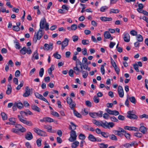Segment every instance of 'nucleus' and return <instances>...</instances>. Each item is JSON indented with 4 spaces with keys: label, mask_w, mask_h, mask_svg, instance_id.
<instances>
[{
    "label": "nucleus",
    "mask_w": 148,
    "mask_h": 148,
    "mask_svg": "<svg viewBox=\"0 0 148 148\" xmlns=\"http://www.w3.org/2000/svg\"><path fill=\"white\" fill-rule=\"evenodd\" d=\"M82 44L84 45H88L89 43V41L87 40H82Z\"/></svg>",
    "instance_id": "45"
},
{
    "label": "nucleus",
    "mask_w": 148,
    "mask_h": 148,
    "mask_svg": "<svg viewBox=\"0 0 148 148\" xmlns=\"http://www.w3.org/2000/svg\"><path fill=\"white\" fill-rule=\"evenodd\" d=\"M44 127L45 128L47 129V131L50 132L51 131L52 126L49 125H44Z\"/></svg>",
    "instance_id": "29"
},
{
    "label": "nucleus",
    "mask_w": 148,
    "mask_h": 148,
    "mask_svg": "<svg viewBox=\"0 0 148 148\" xmlns=\"http://www.w3.org/2000/svg\"><path fill=\"white\" fill-rule=\"evenodd\" d=\"M92 122L94 124L98 126H101L102 123V121H98L95 119L93 120Z\"/></svg>",
    "instance_id": "20"
},
{
    "label": "nucleus",
    "mask_w": 148,
    "mask_h": 148,
    "mask_svg": "<svg viewBox=\"0 0 148 148\" xmlns=\"http://www.w3.org/2000/svg\"><path fill=\"white\" fill-rule=\"evenodd\" d=\"M103 35L104 37L106 39H109L111 37V34L109 31H105Z\"/></svg>",
    "instance_id": "21"
},
{
    "label": "nucleus",
    "mask_w": 148,
    "mask_h": 148,
    "mask_svg": "<svg viewBox=\"0 0 148 148\" xmlns=\"http://www.w3.org/2000/svg\"><path fill=\"white\" fill-rule=\"evenodd\" d=\"M101 126H102L104 128H109V126L108 125V123L106 121H105V123H103L102 121Z\"/></svg>",
    "instance_id": "24"
},
{
    "label": "nucleus",
    "mask_w": 148,
    "mask_h": 148,
    "mask_svg": "<svg viewBox=\"0 0 148 148\" xmlns=\"http://www.w3.org/2000/svg\"><path fill=\"white\" fill-rule=\"evenodd\" d=\"M130 34L131 35H132V36H137V32H136V31L134 30H132L130 32Z\"/></svg>",
    "instance_id": "59"
},
{
    "label": "nucleus",
    "mask_w": 148,
    "mask_h": 148,
    "mask_svg": "<svg viewBox=\"0 0 148 148\" xmlns=\"http://www.w3.org/2000/svg\"><path fill=\"white\" fill-rule=\"evenodd\" d=\"M77 25L76 24H73L71 25V29H72V30L75 31L77 29Z\"/></svg>",
    "instance_id": "60"
},
{
    "label": "nucleus",
    "mask_w": 148,
    "mask_h": 148,
    "mask_svg": "<svg viewBox=\"0 0 148 148\" xmlns=\"http://www.w3.org/2000/svg\"><path fill=\"white\" fill-rule=\"evenodd\" d=\"M96 116L99 117H101L102 116L103 112L102 111H99L97 112H96Z\"/></svg>",
    "instance_id": "50"
},
{
    "label": "nucleus",
    "mask_w": 148,
    "mask_h": 148,
    "mask_svg": "<svg viewBox=\"0 0 148 148\" xmlns=\"http://www.w3.org/2000/svg\"><path fill=\"white\" fill-rule=\"evenodd\" d=\"M127 117L131 119H136L138 118V116L136 115L132 114L131 111H129L127 112Z\"/></svg>",
    "instance_id": "7"
},
{
    "label": "nucleus",
    "mask_w": 148,
    "mask_h": 148,
    "mask_svg": "<svg viewBox=\"0 0 148 148\" xmlns=\"http://www.w3.org/2000/svg\"><path fill=\"white\" fill-rule=\"evenodd\" d=\"M34 94H35V95L36 97L37 98H38L40 99H41V98H42V96L41 95L37 92H35L34 93Z\"/></svg>",
    "instance_id": "52"
},
{
    "label": "nucleus",
    "mask_w": 148,
    "mask_h": 148,
    "mask_svg": "<svg viewBox=\"0 0 148 148\" xmlns=\"http://www.w3.org/2000/svg\"><path fill=\"white\" fill-rule=\"evenodd\" d=\"M44 73V69L43 68H41L40 69L39 72V75L41 77H42Z\"/></svg>",
    "instance_id": "46"
},
{
    "label": "nucleus",
    "mask_w": 148,
    "mask_h": 148,
    "mask_svg": "<svg viewBox=\"0 0 148 148\" xmlns=\"http://www.w3.org/2000/svg\"><path fill=\"white\" fill-rule=\"evenodd\" d=\"M101 134L102 136L105 138H107L109 136V134L107 132H102Z\"/></svg>",
    "instance_id": "41"
},
{
    "label": "nucleus",
    "mask_w": 148,
    "mask_h": 148,
    "mask_svg": "<svg viewBox=\"0 0 148 148\" xmlns=\"http://www.w3.org/2000/svg\"><path fill=\"white\" fill-rule=\"evenodd\" d=\"M31 108L32 110L36 111L38 112H40V109L35 105L32 106Z\"/></svg>",
    "instance_id": "22"
},
{
    "label": "nucleus",
    "mask_w": 148,
    "mask_h": 148,
    "mask_svg": "<svg viewBox=\"0 0 148 148\" xmlns=\"http://www.w3.org/2000/svg\"><path fill=\"white\" fill-rule=\"evenodd\" d=\"M96 114V112H91L89 113V115L93 118H96L97 117Z\"/></svg>",
    "instance_id": "58"
},
{
    "label": "nucleus",
    "mask_w": 148,
    "mask_h": 148,
    "mask_svg": "<svg viewBox=\"0 0 148 148\" xmlns=\"http://www.w3.org/2000/svg\"><path fill=\"white\" fill-rule=\"evenodd\" d=\"M106 111L110 115H114L116 116L119 114V112L116 110H112L109 108H106Z\"/></svg>",
    "instance_id": "6"
},
{
    "label": "nucleus",
    "mask_w": 148,
    "mask_h": 148,
    "mask_svg": "<svg viewBox=\"0 0 148 148\" xmlns=\"http://www.w3.org/2000/svg\"><path fill=\"white\" fill-rule=\"evenodd\" d=\"M15 127L17 129V130L19 131L22 132H24L26 131V129L23 127L20 124L16 125Z\"/></svg>",
    "instance_id": "10"
},
{
    "label": "nucleus",
    "mask_w": 148,
    "mask_h": 148,
    "mask_svg": "<svg viewBox=\"0 0 148 148\" xmlns=\"http://www.w3.org/2000/svg\"><path fill=\"white\" fill-rule=\"evenodd\" d=\"M35 57V59L36 60H38V55L37 52V50H36L33 53L32 55V60L33 61L34 60V57Z\"/></svg>",
    "instance_id": "18"
},
{
    "label": "nucleus",
    "mask_w": 148,
    "mask_h": 148,
    "mask_svg": "<svg viewBox=\"0 0 148 148\" xmlns=\"http://www.w3.org/2000/svg\"><path fill=\"white\" fill-rule=\"evenodd\" d=\"M24 82L23 81H22L21 82L20 84L16 88V89L17 90H19L23 86V85Z\"/></svg>",
    "instance_id": "47"
},
{
    "label": "nucleus",
    "mask_w": 148,
    "mask_h": 148,
    "mask_svg": "<svg viewBox=\"0 0 148 148\" xmlns=\"http://www.w3.org/2000/svg\"><path fill=\"white\" fill-rule=\"evenodd\" d=\"M69 129L71 130V131L70 132V137L69 140L70 141L73 142L76 140L77 136L75 131L72 130V128L71 127H70Z\"/></svg>",
    "instance_id": "4"
},
{
    "label": "nucleus",
    "mask_w": 148,
    "mask_h": 148,
    "mask_svg": "<svg viewBox=\"0 0 148 148\" xmlns=\"http://www.w3.org/2000/svg\"><path fill=\"white\" fill-rule=\"evenodd\" d=\"M30 95V90L29 88L27 86L25 88V92L23 94V96L25 97H27L29 96Z\"/></svg>",
    "instance_id": "12"
},
{
    "label": "nucleus",
    "mask_w": 148,
    "mask_h": 148,
    "mask_svg": "<svg viewBox=\"0 0 148 148\" xmlns=\"http://www.w3.org/2000/svg\"><path fill=\"white\" fill-rule=\"evenodd\" d=\"M136 37L137 40L138 42H141L143 41V37L141 35H137L136 36Z\"/></svg>",
    "instance_id": "28"
},
{
    "label": "nucleus",
    "mask_w": 148,
    "mask_h": 148,
    "mask_svg": "<svg viewBox=\"0 0 148 148\" xmlns=\"http://www.w3.org/2000/svg\"><path fill=\"white\" fill-rule=\"evenodd\" d=\"M120 10L118 9H111L110 10V13H117L119 12Z\"/></svg>",
    "instance_id": "32"
},
{
    "label": "nucleus",
    "mask_w": 148,
    "mask_h": 148,
    "mask_svg": "<svg viewBox=\"0 0 148 148\" xmlns=\"http://www.w3.org/2000/svg\"><path fill=\"white\" fill-rule=\"evenodd\" d=\"M2 118L3 120H5L7 119V115L4 112H2L1 113Z\"/></svg>",
    "instance_id": "39"
},
{
    "label": "nucleus",
    "mask_w": 148,
    "mask_h": 148,
    "mask_svg": "<svg viewBox=\"0 0 148 148\" xmlns=\"http://www.w3.org/2000/svg\"><path fill=\"white\" fill-rule=\"evenodd\" d=\"M106 63H105L104 64H102L101 65V73L103 75H104L105 73V69H104V67Z\"/></svg>",
    "instance_id": "40"
},
{
    "label": "nucleus",
    "mask_w": 148,
    "mask_h": 148,
    "mask_svg": "<svg viewBox=\"0 0 148 148\" xmlns=\"http://www.w3.org/2000/svg\"><path fill=\"white\" fill-rule=\"evenodd\" d=\"M25 138L28 140H32L33 138V136L31 132H27L25 134Z\"/></svg>",
    "instance_id": "11"
},
{
    "label": "nucleus",
    "mask_w": 148,
    "mask_h": 148,
    "mask_svg": "<svg viewBox=\"0 0 148 148\" xmlns=\"http://www.w3.org/2000/svg\"><path fill=\"white\" fill-rule=\"evenodd\" d=\"M14 42L15 44V47L16 49H19L21 48L20 44L17 39L14 41Z\"/></svg>",
    "instance_id": "27"
},
{
    "label": "nucleus",
    "mask_w": 148,
    "mask_h": 148,
    "mask_svg": "<svg viewBox=\"0 0 148 148\" xmlns=\"http://www.w3.org/2000/svg\"><path fill=\"white\" fill-rule=\"evenodd\" d=\"M69 105V107L72 110H74V108L75 107L76 104L74 101L71 102Z\"/></svg>",
    "instance_id": "36"
},
{
    "label": "nucleus",
    "mask_w": 148,
    "mask_h": 148,
    "mask_svg": "<svg viewBox=\"0 0 148 148\" xmlns=\"http://www.w3.org/2000/svg\"><path fill=\"white\" fill-rule=\"evenodd\" d=\"M79 142L78 141H76L71 144V147L73 148H76L79 145Z\"/></svg>",
    "instance_id": "31"
},
{
    "label": "nucleus",
    "mask_w": 148,
    "mask_h": 148,
    "mask_svg": "<svg viewBox=\"0 0 148 148\" xmlns=\"http://www.w3.org/2000/svg\"><path fill=\"white\" fill-rule=\"evenodd\" d=\"M123 39L125 42H128L130 40V36L129 34L127 33H125L124 34Z\"/></svg>",
    "instance_id": "14"
},
{
    "label": "nucleus",
    "mask_w": 148,
    "mask_h": 148,
    "mask_svg": "<svg viewBox=\"0 0 148 148\" xmlns=\"http://www.w3.org/2000/svg\"><path fill=\"white\" fill-rule=\"evenodd\" d=\"M108 9V7L106 6H103L100 8V11L102 12H104Z\"/></svg>",
    "instance_id": "49"
},
{
    "label": "nucleus",
    "mask_w": 148,
    "mask_h": 148,
    "mask_svg": "<svg viewBox=\"0 0 148 148\" xmlns=\"http://www.w3.org/2000/svg\"><path fill=\"white\" fill-rule=\"evenodd\" d=\"M73 113L74 115L76 116L78 118H81L82 117L81 115L77 112L76 110H73Z\"/></svg>",
    "instance_id": "38"
},
{
    "label": "nucleus",
    "mask_w": 148,
    "mask_h": 148,
    "mask_svg": "<svg viewBox=\"0 0 148 148\" xmlns=\"http://www.w3.org/2000/svg\"><path fill=\"white\" fill-rule=\"evenodd\" d=\"M111 62L112 66L114 67V68L117 66L115 62L112 58H111Z\"/></svg>",
    "instance_id": "55"
},
{
    "label": "nucleus",
    "mask_w": 148,
    "mask_h": 148,
    "mask_svg": "<svg viewBox=\"0 0 148 148\" xmlns=\"http://www.w3.org/2000/svg\"><path fill=\"white\" fill-rule=\"evenodd\" d=\"M93 99L94 102L96 103H98L99 102V99L96 96L94 97Z\"/></svg>",
    "instance_id": "54"
},
{
    "label": "nucleus",
    "mask_w": 148,
    "mask_h": 148,
    "mask_svg": "<svg viewBox=\"0 0 148 148\" xmlns=\"http://www.w3.org/2000/svg\"><path fill=\"white\" fill-rule=\"evenodd\" d=\"M128 99L132 103L135 104L136 102V100L134 96L128 98Z\"/></svg>",
    "instance_id": "33"
},
{
    "label": "nucleus",
    "mask_w": 148,
    "mask_h": 148,
    "mask_svg": "<svg viewBox=\"0 0 148 148\" xmlns=\"http://www.w3.org/2000/svg\"><path fill=\"white\" fill-rule=\"evenodd\" d=\"M53 55L55 58L57 59H60L61 58V56L58 53V52H56L55 53H54Z\"/></svg>",
    "instance_id": "48"
},
{
    "label": "nucleus",
    "mask_w": 148,
    "mask_h": 148,
    "mask_svg": "<svg viewBox=\"0 0 148 148\" xmlns=\"http://www.w3.org/2000/svg\"><path fill=\"white\" fill-rule=\"evenodd\" d=\"M100 19L103 21H109L112 20L111 17H107L102 16L100 18Z\"/></svg>",
    "instance_id": "15"
},
{
    "label": "nucleus",
    "mask_w": 148,
    "mask_h": 148,
    "mask_svg": "<svg viewBox=\"0 0 148 148\" xmlns=\"http://www.w3.org/2000/svg\"><path fill=\"white\" fill-rule=\"evenodd\" d=\"M88 63H86L85 65H83V66L84 69L90 71V67H88Z\"/></svg>",
    "instance_id": "51"
},
{
    "label": "nucleus",
    "mask_w": 148,
    "mask_h": 148,
    "mask_svg": "<svg viewBox=\"0 0 148 148\" xmlns=\"http://www.w3.org/2000/svg\"><path fill=\"white\" fill-rule=\"evenodd\" d=\"M135 144V142L133 141L130 143H126L123 145V146L126 148H129L130 147L134 146Z\"/></svg>",
    "instance_id": "17"
},
{
    "label": "nucleus",
    "mask_w": 148,
    "mask_h": 148,
    "mask_svg": "<svg viewBox=\"0 0 148 148\" xmlns=\"http://www.w3.org/2000/svg\"><path fill=\"white\" fill-rule=\"evenodd\" d=\"M74 73V71L72 69H70L69 72V75L71 77H73Z\"/></svg>",
    "instance_id": "62"
},
{
    "label": "nucleus",
    "mask_w": 148,
    "mask_h": 148,
    "mask_svg": "<svg viewBox=\"0 0 148 148\" xmlns=\"http://www.w3.org/2000/svg\"><path fill=\"white\" fill-rule=\"evenodd\" d=\"M18 117L19 120L24 124L30 126L33 125V124L31 121L26 120V118H24L22 115H18Z\"/></svg>",
    "instance_id": "3"
},
{
    "label": "nucleus",
    "mask_w": 148,
    "mask_h": 148,
    "mask_svg": "<svg viewBox=\"0 0 148 148\" xmlns=\"http://www.w3.org/2000/svg\"><path fill=\"white\" fill-rule=\"evenodd\" d=\"M72 38L73 41L74 42H75L77 41L78 40V36L76 35L73 36L72 37Z\"/></svg>",
    "instance_id": "61"
},
{
    "label": "nucleus",
    "mask_w": 148,
    "mask_h": 148,
    "mask_svg": "<svg viewBox=\"0 0 148 148\" xmlns=\"http://www.w3.org/2000/svg\"><path fill=\"white\" fill-rule=\"evenodd\" d=\"M27 48L25 47H23L20 50V52L23 55H24L26 53Z\"/></svg>",
    "instance_id": "30"
},
{
    "label": "nucleus",
    "mask_w": 148,
    "mask_h": 148,
    "mask_svg": "<svg viewBox=\"0 0 148 148\" xmlns=\"http://www.w3.org/2000/svg\"><path fill=\"white\" fill-rule=\"evenodd\" d=\"M43 33H42V30L40 29H39L37 33H35L34 35L33 41L35 43H36L37 40H40L43 35Z\"/></svg>",
    "instance_id": "2"
},
{
    "label": "nucleus",
    "mask_w": 148,
    "mask_h": 148,
    "mask_svg": "<svg viewBox=\"0 0 148 148\" xmlns=\"http://www.w3.org/2000/svg\"><path fill=\"white\" fill-rule=\"evenodd\" d=\"M42 140L41 139H38L36 140V143L38 147H40L41 145Z\"/></svg>",
    "instance_id": "57"
},
{
    "label": "nucleus",
    "mask_w": 148,
    "mask_h": 148,
    "mask_svg": "<svg viewBox=\"0 0 148 148\" xmlns=\"http://www.w3.org/2000/svg\"><path fill=\"white\" fill-rule=\"evenodd\" d=\"M138 8L137 9L138 12H139V10H141V9L144 8V6L142 3L138 4Z\"/></svg>",
    "instance_id": "44"
},
{
    "label": "nucleus",
    "mask_w": 148,
    "mask_h": 148,
    "mask_svg": "<svg viewBox=\"0 0 148 148\" xmlns=\"http://www.w3.org/2000/svg\"><path fill=\"white\" fill-rule=\"evenodd\" d=\"M74 73L77 74L79 75V73L80 70L78 68L77 66H76L75 67L73 68Z\"/></svg>",
    "instance_id": "26"
},
{
    "label": "nucleus",
    "mask_w": 148,
    "mask_h": 148,
    "mask_svg": "<svg viewBox=\"0 0 148 148\" xmlns=\"http://www.w3.org/2000/svg\"><path fill=\"white\" fill-rule=\"evenodd\" d=\"M88 139L89 140L92 142L96 141V138L91 134H89L88 137Z\"/></svg>",
    "instance_id": "19"
},
{
    "label": "nucleus",
    "mask_w": 148,
    "mask_h": 148,
    "mask_svg": "<svg viewBox=\"0 0 148 148\" xmlns=\"http://www.w3.org/2000/svg\"><path fill=\"white\" fill-rule=\"evenodd\" d=\"M54 69V66L53 65L51 66L50 68L48 70V73L49 75H51L52 73V71Z\"/></svg>",
    "instance_id": "35"
},
{
    "label": "nucleus",
    "mask_w": 148,
    "mask_h": 148,
    "mask_svg": "<svg viewBox=\"0 0 148 148\" xmlns=\"http://www.w3.org/2000/svg\"><path fill=\"white\" fill-rule=\"evenodd\" d=\"M50 46L49 45L47 44H45L44 46V50H48L49 49Z\"/></svg>",
    "instance_id": "56"
},
{
    "label": "nucleus",
    "mask_w": 148,
    "mask_h": 148,
    "mask_svg": "<svg viewBox=\"0 0 148 148\" xmlns=\"http://www.w3.org/2000/svg\"><path fill=\"white\" fill-rule=\"evenodd\" d=\"M43 33H42V30L40 29H39L37 33H35L34 35L33 41L35 43H36L37 40H40L43 35Z\"/></svg>",
    "instance_id": "1"
},
{
    "label": "nucleus",
    "mask_w": 148,
    "mask_h": 148,
    "mask_svg": "<svg viewBox=\"0 0 148 148\" xmlns=\"http://www.w3.org/2000/svg\"><path fill=\"white\" fill-rule=\"evenodd\" d=\"M142 124H140L141 126L139 128V131L142 133L145 134L147 131V128L145 126H141Z\"/></svg>",
    "instance_id": "16"
},
{
    "label": "nucleus",
    "mask_w": 148,
    "mask_h": 148,
    "mask_svg": "<svg viewBox=\"0 0 148 148\" xmlns=\"http://www.w3.org/2000/svg\"><path fill=\"white\" fill-rule=\"evenodd\" d=\"M12 87L10 84H8V85L7 90L6 91V93L7 95L10 94L12 91Z\"/></svg>",
    "instance_id": "25"
},
{
    "label": "nucleus",
    "mask_w": 148,
    "mask_h": 148,
    "mask_svg": "<svg viewBox=\"0 0 148 148\" xmlns=\"http://www.w3.org/2000/svg\"><path fill=\"white\" fill-rule=\"evenodd\" d=\"M9 121L11 123V124L14 125L15 123V119L13 118H10L9 119Z\"/></svg>",
    "instance_id": "43"
},
{
    "label": "nucleus",
    "mask_w": 148,
    "mask_h": 148,
    "mask_svg": "<svg viewBox=\"0 0 148 148\" xmlns=\"http://www.w3.org/2000/svg\"><path fill=\"white\" fill-rule=\"evenodd\" d=\"M133 67L134 69L136 70L137 72H139V70L138 68V66L136 63L134 64L133 65Z\"/></svg>",
    "instance_id": "53"
},
{
    "label": "nucleus",
    "mask_w": 148,
    "mask_h": 148,
    "mask_svg": "<svg viewBox=\"0 0 148 148\" xmlns=\"http://www.w3.org/2000/svg\"><path fill=\"white\" fill-rule=\"evenodd\" d=\"M34 131L38 135L41 136H47V134L45 132L37 128H35L34 129Z\"/></svg>",
    "instance_id": "5"
},
{
    "label": "nucleus",
    "mask_w": 148,
    "mask_h": 148,
    "mask_svg": "<svg viewBox=\"0 0 148 148\" xmlns=\"http://www.w3.org/2000/svg\"><path fill=\"white\" fill-rule=\"evenodd\" d=\"M118 91L119 96L121 98L123 97L124 95V91L122 87L119 86L118 89Z\"/></svg>",
    "instance_id": "8"
},
{
    "label": "nucleus",
    "mask_w": 148,
    "mask_h": 148,
    "mask_svg": "<svg viewBox=\"0 0 148 148\" xmlns=\"http://www.w3.org/2000/svg\"><path fill=\"white\" fill-rule=\"evenodd\" d=\"M46 23V20L45 17L42 18L40 22V29H43L45 27V23Z\"/></svg>",
    "instance_id": "13"
},
{
    "label": "nucleus",
    "mask_w": 148,
    "mask_h": 148,
    "mask_svg": "<svg viewBox=\"0 0 148 148\" xmlns=\"http://www.w3.org/2000/svg\"><path fill=\"white\" fill-rule=\"evenodd\" d=\"M109 136V138L112 140H117L116 137L113 134L110 135Z\"/></svg>",
    "instance_id": "37"
},
{
    "label": "nucleus",
    "mask_w": 148,
    "mask_h": 148,
    "mask_svg": "<svg viewBox=\"0 0 148 148\" xmlns=\"http://www.w3.org/2000/svg\"><path fill=\"white\" fill-rule=\"evenodd\" d=\"M108 146V144H105L103 143H101L100 144V147L101 148H107Z\"/></svg>",
    "instance_id": "63"
},
{
    "label": "nucleus",
    "mask_w": 148,
    "mask_h": 148,
    "mask_svg": "<svg viewBox=\"0 0 148 148\" xmlns=\"http://www.w3.org/2000/svg\"><path fill=\"white\" fill-rule=\"evenodd\" d=\"M40 121L41 122H45L51 123L54 121V120L48 117H44L42 119H40Z\"/></svg>",
    "instance_id": "9"
},
{
    "label": "nucleus",
    "mask_w": 148,
    "mask_h": 148,
    "mask_svg": "<svg viewBox=\"0 0 148 148\" xmlns=\"http://www.w3.org/2000/svg\"><path fill=\"white\" fill-rule=\"evenodd\" d=\"M80 72H82L83 74V77L84 78H86L88 75V72L84 71H81Z\"/></svg>",
    "instance_id": "34"
},
{
    "label": "nucleus",
    "mask_w": 148,
    "mask_h": 148,
    "mask_svg": "<svg viewBox=\"0 0 148 148\" xmlns=\"http://www.w3.org/2000/svg\"><path fill=\"white\" fill-rule=\"evenodd\" d=\"M15 105L19 109H21L23 107V105L21 103H15Z\"/></svg>",
    "instance_id": "42"
},
{
    "label": "nucleus",
    "mask_w": 148,
    "mask_h": 148,
    "mask_svg": "<svg viewBox=\"0 0 148 148\" xmlns=\"http://www.w3.org/2000/svg\"><path fill=\"white\" fill-rule=\"evenodd\" d=\"M69 40L67 38H65L62 43V45H64L65 46H67L69 44Z\"/></svg>",
    "instance_id": "23"
},
{
    "label": "nucleus",
    "mask_w": 148,
    "mask_h": 148,
    "mask_svg": "<svg viewBox=\"0 0 148 148\" xmlns=\"http://www.w3.org/2000/svg\"><path fill=\"white\" fill-rule=\"evenodd\" d=\"M110 118L111 120L113 121L117 122L118 120L114 116H110Z\"/></svg>",
    "instance_id": "64"
}]
</instances>
